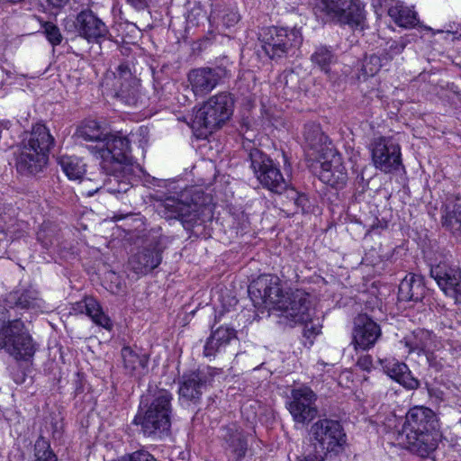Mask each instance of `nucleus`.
Listing matches in <instances>:
<instances>
[{
    "label": "nucleus",
    "mask_w": 461,
    "mask_h": 461,
    "mask_svg": "<svg viewBox=\"0 0 461 461\" xmlns=\"http://www.w3.org/2000/svg\"><path fill=\"white\" fill-rule=\"evenodd\" d=\"M249 294L255 303L261 301L266 306L280 312L281 323L293 327L309 319L310 294L303 290L284 293L276 276H259L249 285Z\"/></svg>",
    "instance_id": "1"
},
{
    "label": "nucleus",
    "mask_w": 461,
    "mask_h": 461,
    "mask_svg": "<svg viewBox=\"0 0 461 461\" xmlns=\"http://www.w3.org/2000/svg\"><path fill=\"white\" fill-rule=\"evenodd\" d=\"M400 436L410 451L421 457L429 456L438 447L440 438L436 413L424 406H414L405 415Z\"/></svg>",
    "instance_id": "2"
},
{
    "label": "nucleus",
    "mask_w": 461,
    "mask_h": 461,
    "mask_svg": "<svg viewBox=\"0 0 461 461\" xmlns=\"http://www.w3.org/2000/svg\"><path fill=\"white\" fill-rule=\"evenodd\" d=\"M172 394L166 389L149 387L142 396L133 422L141 427L147 437L160 438L171 426Z\"/></svg>",
    "instance_id": "3"
},
{
    "label": "nucleus",
    "mask_w": 461,
    "mask_h": 461,
    "mask_svg": "<svg viewBox=\"0 0 461 461\" xmlns=\"http://www.w3.org/2000/svg\"><path fill=\"white\" fill-rule=\"evenodd\" d=\"M54 144L49 129L41 123L32 127L23 140L15 158V167L22 175H35L42 170L48 160V153Z\"/></svg>",
    "instance_id": "4"
},
{
    "label": "nucleus",
    "mask_w": 461,
    "mask_h": 461,
    "mask_svg": "<svg viewBox=\"0 0 461 461\" xmlns=\"http://www.w3.org/2000/svg\"><path fill=\"white\" fill-rule=\"evenodd\" d=\"M147 129L140 127L136 132H131L130 138L122 136L120 132L108 133L105 140L96 155L102 159L101 167L107 173H113L121 169L122 165L131 162V142L139 141V147L143 148L148 140L146 139Z\"/></svg>",
    "instance_id": "5"
},
{
    "label": "nucleus",
    "mask_w": 461,
    "mask_h": 461,
    "mask_svg": "<svg viewBox=\"0 0 461 461\" xmlns=\"http://www.w3.org/2000/svg\"><path fill=\"white\" fill-rule=\"evenodd\" d=\"M234 101L229 93L222 92L211 96L194 112L191 127L194 131H203L199 135L221 127L232 114Z\"/></svg>",
    "instance_id": "6"
},
{
    "label": "nucleus",
    "mask_w": 461,
    "mask_h": 461,
    "mask_svg": "<svg viewBox=\"0 0 461 461\" xmlns=\"http://www.w3.org/2000/svg\"><path fill=\"white\" fill-rule=\"evenodd\" d=\"M313 11L322 20L348 24L353 29L365 28L364 5L359 0H315Z\"/></svg>",
    "instance_id": "7"
},
{
    "label": "nucleus",
    "mask_w": 461,
    "mask_h": 461,
    "mask_svg": "<svg viewBox=\"0 0 461 461\" xmlns=\"http://www.w3.org/2000/svg\"><path fill=\"white\" fill-rule=\"evenodd\" d=\"M309 435L315 449L322 454H309L299 461H324L327 453L338 452L346 442V434L339 421L328 418L313 422Z\"/></svg>",
    "instance_id": "8"
},
{
    "label": "nucleus",
    "mask_w": 461,
    "mask_h": 461,
    "mask_svg": "<svg viewBox=\"0 0 461 461\" xmlns=\"http://www.w3.org/2000/svg\"><path fill=\"white\" fill-rule=\"evenodd\" d=\"M0 348L16 360L28 359L35 353L32 338L18 319L4 322L0 328Z\"/></svg>",
    "instance_id": "9"
},
{
    "label": "nucleus",
    "mask_w": 461,
    "mask_h": 461,
    "mask_svg": "<svg viewBox=\"0 0 461 461\" xmlns=\"http://www.w3.org/2000/svg\"><path fill=\"white\" fill-rule=\"evenodd\" d=\"M261 46L265 53L272 59L285 57L303 42L300 29L267 27L260 33Z\"/></svg>",
    "instance_id": "10"
},
{
    "label": "nucleus",
    "mask_w": 461,
    "mask_h": 461,
    "mask_svg": "<svg viewBox=\"0 0 461 461\" xmlns=\"http://www.w3.org/2000/svg\"><path fill=\"white\" fill-rule=\"evenodd\" d=\"M251 168L262 185L273 193L286 190V181L274 161L258 149L250 152Z\"/></svg>",
    "instance_id": "11"
},
{
    "label": "nucleus",
    "mask_w": 461,
    "mask_h": 461,
    "mask_svg": "<svg viewBox=\"0 0 461 461\" xmlns=\"http://www.w3.org/2000/svg\"><path fill=\"white\" fill-rule=\"evenodd\" d=\"M64 26L88 42H96L109 34L106 24L90 9L82 10L74 19H67Z\"/></svg>",
    "instance_id": "12"
},
{
    "label": "nucleus",
    "mask_w": 461,
    "mask_h": 461,
    "mask_svg": "<svg viewBox=\"0 0 461 461\" xmlns=\"http://www.w3.org/2000/svg\"><path fill=\"white\" fill-rule=\"evenodd\" d=\"M317 394L308 386H300L291 391L286 408L297 424H309L317 415Z\"/></svg>",
    "instance_id": "13"
},
{
    "label": "nucleus",
    "mask_w": 461,
    "mask_h": 461,
    "mask_svg": "<svg viewBox=\"0 0 461 461\" xmlns=\"http://www.w3.org/2000/svg\"><path fill=\"white\" fill-rule=\"evenodd\" d=\"M371 158L375 168L384 173L397 170L401 166V149L393 140L375 138L369 145Z\"/></svg>",
    "instance_id": "14"
},
{
    "label": "nucleus",
    "mask_w": 461,
    "mask_h": 461,
    "mask_svg": "<svg viewBox=\"0 0 461 461\" xmlns=\"http://www.w3.org/2000/svg\"><path fill=\"white\" fill-rule=\"evenodd\" d=\"M430 276L447 297L461 306V270L456 266L439 263L431 267Z\"/></svg>",
    "instance_id": "15"
},
{
    "label": "nucleus",
    "mask_w": 461,
    "mask_h": 461,
    "mask_svg": "<svg viewBox=\"0 0 461 461\" xmlns=\"http://www.w3.org/2000/svg\"><path fill=\"white\" fill-rule=\"evenodd\" d=\"M215 375V369L211 366L183 375L178 389L180 400L196 402L207 385L212 384Z\"/></svg>",
    "instance_id": "16"
},
{
    "label": "nucleus",
    "mask_w": 461,
    "mask_h": 461,
    "mask_svg": "<svg viewBox=\"0 0 461 461\" xmlns=\"http://www.w3.org/2000/svg\"><path fill=\"white\" fill-rule=\"evenodd\" d=\"M381 336L380 326L366 314H360L355 319L352 344L356 350H369Z\"/></svg>",
    "instance_id": "17"
},
{
    "label": "nucleus",
    "mask_w": 461,
    "mask_h": 461,
    "mask_svg": "<svg viewBox=\"0 0 461 461\" xmlns=\"http://www.w3.org/2000/svg\"><path fill=\"white\" fill-rule=\"evenodd\" d=\"M319 178L332 187H341L345 185L348 175L339 154L330 151L324 157L321 162Z\"/></svg>",
    "instance_id": "18"
},
{
    "label": "nucleus",
    "mask_w": 461,
    "mask_h": 461,
    "mask_svg": "<svg viewBox=\"0 0 461 461\" xmlns=\"http://www.w3.org/2000/svg\"><path fill=\"white\" fill-rule=\"evenodd\" d=\"M221 438L232 461H243L248 452V440L243 429L236 423L221 429Z\"/></svg>",
    "instance_id": "19"
},
{
    "label": "nucleus",
    "mask_w": 461,
    "mask_h": 461,
    "mask_svg": "<svg viewBox=\"0 0 461 461\" xmlns=\"http://www.w3.org/2000/svg\"><path fill=\"white\" fill-rule=\"evenodd\" d=\"M163 248L158 241H152L138 253L131 256L129 265L136 274L146 275L156 268L162 261Z\"/></svg>",
    "instance_id": "20"
},
{
    "label": "nucleus",
    "mask_w": 461,
    "mask_h": 461,
    "mask_svg": "<svg viewBox=\"0 0 461 461\" xmlns=\"http://www.w3.org/2000/svg\"><path fill=\"white\" fill-rule=\"evenodd\" d=\"M219 73L211 68L192 69L187 75V88L194 97H202L212 92L219 84Z\"/></svg>",
    "instance_id": "21"
},
{
    "label": "nucleus",
    "mask_w": 461,
    "mask_h": 461,
    "mask_svg": "<svg viewBox=\"0 0 461 461\" xmlns=\"http://www.w3.org/2000/svg\"><path fill=\"white\" fill-rule=\"evenodd\" d=\"M115 83L113 87L117 97L131 106L138 104V81L132 77L126 65H120L118 74L114 75Z\"/></svg>",
    "instance_id": "22"
},
{
    "label": "nucleus",
    "mask_w": 461,
    "mask_h": 461,
    "mask_svg": "<svg viewBox=\"0 0 461 461\" xmlns=\"http://www.w3.org/2000/svg\"><path fill=\"white\" fill-rule=\"evenodd\" d=\"M376 364L391 379L405 388L413 390L419 387V381L411 375L409 367L403 362L394 357H378Z\"/></svg>",
    "instance_id": "23"
},
{
    "label": "nucleus",
    "mask_w": 461,
    "mask_h": 461,
    "mask_svg": "<svg viewBox=\"0 0 461 461\" xmlns=\"http://www.w3.org/2000/svg\"><path fill=\"white\" fill-rule=\"evenodd\" d=\"M409 353H417L418 355H429L440 342L437 337L429 330L419 329L402 341Z\"/></svg>",
    "instance_id": "24"
},
{
    "label": "nucleus",
    "mask_w": 461,
    "mask_h": 461,
    "mask_svg": "<svg viewBox=\"0 0 461 461\" xmlns=\"http://www.w3.org/2000/svg\"><path fill=\"white\" fill-rule=\"evenodd\" d=\"M121 357L126 374L140 377L148 372L149 356L141 350L125 346L122 348Z\"/></svg>",
    "instance_id": "25"
},
{
    "label": "nucleus",
    "mask_w": 461,
    "mask_h": 461,
    "mask_svg": "<svg viewBox=\"0 0 461 461\" xmlns=\"http://www.w3.org/2000/svg\"><path fill=\"white\" fill-rule=\"evenodd\" d=\"M236 339L237 332L233 328L221 326L212 330L211 336L207 339L203 348V355L207 357H213Z\"/></svg>",
    "instance_id": "26"
},
{
    "label": "nucleus",
    "mask_w": 461,
    "mask_h": 461,
    "mask_svg": "<svg viewBox=\"0 0 461 461\" xmlns=\"http://www.w3.org/2000/svg\"><path fill=\"white\" fill-rule=\"evenodd\" d=\"M80 313H86L96 325L112 330L113 324L110 318L103 312L99 303L93 297H86L76 303L74 308Z\"/></svg>",
    "instance_id": "27"
},
{
    "label": "nucleus",
    "mask_w": 461,
    "mask_h": 461,
    "mask_svg": "<svg viewBox=\"0 0 461 461\" xmlns=\"http://www.w3.org/2000/svg\"><path fill=\"white\" fill-rule=\"evenodd\" d=\"M78 137L87 141H95L96 145L91 147L92 152L95 154L99 150L105 138L108 136L109 131L98 122L95 120H87L82 123L77 129Z\"/></svg>",
    "instance_id": "28"
},
{
    "label": "nucleus",
    "mask_w": 461,
    "mask_h": 461,
    "mask_svg": "<svg viewBox=\"0 0 461 461\" xmlns=\"http://www.w3.org/2000/svg\"><path fill=\"white\" fill-rule=\"evenodd\" d=\"M424 286L420 276L410 274L399 285L398 296L402 301H419L421 299Z\"/></svg>",
    "instance_id": "29"
},
{
    "label": "nucleus",
    "mask_w": 461,
    "mask_h": 461,
    "mask_svg": "<svg viewBox=\"0 0 461 461\" xmlns=\"http://www.w3.org/2000/svg\"><path fill=\"white\" fill-rule=\"evenodd\" d=\"M57 160L62 171L70 180L81 179L86 172V164L78 157L62 155Z\"/></svg>",
    "instance_id": "30"
},
{
    "label": "nucleus",
    "mask_w": 461,
    "mask_h": 461,
    "mask_svg": "<svg viewBox=\"0 0 461 461\" xmlns=\"http://www.w3.org/2000/svg\"><path fill=\"white\" fill-rule=\"evenodd\" d=\"M388 14L398 26L402 28H411L418 23L417 13L402 4L391 6Z\"/></svg>",
    "instance_id": "31"
},
{
    "label": "nucleus",
    "mask_w": 461,
    "mask_h": 461,
    "mask_svg": "<svg viewBox=\"0 0 461 461\" xmlns=\"http://www.w3.org/2000/svg\"><path fill=\"white\" fill-rule=\"evenodd\" d=\"M442 223L453 234H461V203H446Z\"/></svg>",
    "instance_id": "32"
},
{
    "label": "nucleus",
    "mask_w": 461,
    "mask_h": 461,
    "mask_svg": "<svg viewBox=\"0 0 461 461\" xmlns=\"http://www.w3.org/2000/svg\"><path fill=\"white\" fill-rule=\"evenodd\" d=\"M34 461H58L50 442L42 436H40L34 444Z\"/></svg>",
    "instance_id": "33"
},
{
    "label": "nucleus",
    "mask_w": 461,
    "mask_h": 461,
    "mask_svg": "<svg viewBox=\"0 0 461 461\" xmlns=\"http://www.w3.org/2000/svg\"><path fill=\"white\" fill-rule=\"evenodd\" d=\"M303 136L308 145L314 149L325 142L326 137L318 124L309 123L304 126Z\"/></svg>",
    "instance_id": "34"
},
{
    "label": "nucleus",
    "mask_w": 461,
    "mask_h": 461,
    "mask_svg": "<svg viewBox=\"0 0 461 461\" xmlns=\"http://www.w3.org/2000/svg\"><path fill=\"white\" fill-rule=\"evenodd\" d=\"M312 61L319 66L321 70L329 72L330 65L336 61V58L330 50L326 47L318 48L312 55Z\"/></svg>",
    "instance_id": "35"
},
{
    "label": "nucleus",
    "mask_w": 461,
    "mask_h": 461,
    "mask_svg": "<svg viewBox=\"0 0 461 461\" xmlns=\"http://www.w3.org/2000/svg\"><path fill=\"white\" fill-rule=\"evenodd\" d=\"M426 358L429 366L436 371H441L448 366L447 352L446 350H442L439 345L427 355Z\"/></svg>",
    "instance_id": "36"
},
{
    "label": "nucleus",
    "mask_w": 461,
    "mask_h": 461,
    "mask_svg": "<svg viewBox=\"0 0 461 461\" xmlns=\"http://www.w3.org/2000/svg\"><path fill=\"white\" fill-rule=\"evenodd\" d=\"M42 301L39 298L35 291H25L22 293L16 301V304L23 309L41 308Z\"/></svg>",
    "instance_id": "37"
},
{
    "label": "nucleus",
    "mask_w": 461,
    "mask_h": 461,
    "mask_svg": "<svg viewBox=\"0 0 461 461\" xmlns=\"http://www.w3.org/2000/svg\"><path fill=\"white\" fill-rule=\"evenodd\" d=\"M384 66L383 59L375 54L366 56L362 64V73L366 77H373Z\"/></svg>",
    "instance_id": "38"
},
{
    "label": "nucleus",
    "mask_w": 461,
    "mask_h": 461,
    "mask_svg": "<svg viewBox=\"0 0 461 461\" xmlns=\"http://www.w3.org/2000/svg\"><path fill=\"white\" fill-rule=\"evenodd\" d=\"M41 27L43 33L52 46H57L61 43L63 37L60 33L59 28L57 25L50 22H46L42 23Z\"/></svg>",
    "instance_id": "39"
},
{
    "label": "nucleus",
    "mask_w": 461,
    "mask_h": 461,
    "mask_svg": "<svg viewBox=\"0 0 461 461\" xmlns=\"http://www.w3.org/2000/svg\"><path fill=\"white\" fill-rule=\"evenodd\" d=\"M312 308H311V301L309 300V319L303 321H299L296 324L299 323H304V335L307 338L315 337L318 334L321 333V325L319 321L317 323H314L312 319Z\"/></svg>",
    "instance_id": "40"
},
{
    "label": "nucleus",
    "mask_w": 461,
    "mask_h": 461,
    "mask_svg": "<svg viewBox=\"0 0 461 461\" xmlns=\"http://www.w3.org/2000/svg\"><path fill=\"white\" fill-rule=\"evenodd\" d=\"M167 193L165 194V196H160L158 198H156L157 200L160 202H183L182 196L178 197V186L174 182H169L168 185H167Z\"/></svg>",
    "instance_id": "41"
},
{
    "label": "nucleus",
    "mask_w": 461,
    "mask_h": 461,
    "mask_svg": "<svg viewBox=\"0 0 461 461\" xmlns=\"http://www.w3.org/2000/svg\"><path fill=\"white\" fill-rule=\"evenodd\" d=\"M240 14L238 12L234 9L228 10L223 15H222V23L225 27L230 28L234 26L238 22L240 21Z\"/></svg>",
    "instance_id": "42"
},
{
    "label": "nucleus",
    "mask_w": 461,
    "mask_h": 461,
    "mask_svg": "<svg viewBox=\"0 0 461 461\" xmlns=\"http://www.w3.org/2000/svg\"><path fill=\"white\" fill-rule=\"evenodd\" d=\"M357 365L360 369L366 372L377 368V366L374 363L373 357L370 355H364L358 357Z\"/></svg>",
    "instance_id": "43"
},
{
    "label": "nucleus",
    "mask_w": 461,
    "mask_h": 461,
    "mask_svg": "<svg viewBox=\"0 0 461 461\" xmlns=\"http://www.w3.org/2000/svg\"><path fill=\"white\" fill-rule=\"evenodd\" d=\"M287 192V198L290 200H294V202H303L307 200L304 194H300L298 191H296L294 188H290L286 190Z\"/></svg>",
    "instance_id": "44"
},
{
    "label": "nucleus",
    "mask_w": 461,
    "mask_h": 461,
    "mask_svg": "<svg viewBox=\"0 0 461 461\" xmlns=\"http://www.w3.org/2000/svg\"><path fill=\"white\" fill-rule=\"evenodd\" d=\"M136 10H143L147 7V0H126Z\"/></svg>",
    "instance_id": "45"
},
{
    "label": "nucleus",
    "mask_w": 461,
    "mask_h": 461,
    "mask_svg": "<svg viewBox=\"0 0 461 461\" xmlns=\"http://www.w3.org/2000/svg\"><path fill=\"white\" fill-rule=\"evenodd\" d=\"M97 192L104 194L105 193H111L112 190L110 188H105V187H96L95 190L86 191V194L87 196H92L95 193H97Z\"/></svg>",
    "instance_id": "46"
},
{
    "label": "nucleus",
    "mask_w": 461,
    "mask_h": 461,
    "mask_svg": "<svg viewBox=\"0 0 461 461\" xmlns=\"http://www.w3.org/2000/svg\"><path fill=\"white\" fill-rule=\"evenodd\" d=\"M130 216H131L130 214H127V215H125V216H122V215H114V216H113V220H114V221H119V220H121V219L128 218V217H130Z\"/></svg>",
    "instance_id": "47"
},
{
    "label": "nucleus",
    "mask_w": 461,
    "mask_h": 461,
    "mask_svg": "<svg viewBox=\"0 0 461 461\" xmlns=\"http://www.w3.org/2000/svg\"><path fill=\"white\" fill-rule=\"evenodd\" d=\"M357 178L358 180L362 181V182H364V181H365V177H364V173H363V171L361 172V174H360V175H357Z\"/></svg>",
    "instance_id": "48"
},
{
    "label": "nucleus",
    "mask_w": 461,
    "mask_h": 461,
    "mask_svg": "<svg viewBox=\"0 0 461 461\" xmlns=\"http://www.w3.org/2000/svg\"><path fill=\"white\" fill-rule=\"evenodd\" d=\"M164 184H166V186L168 185L169 183H167V181H164Z\"/></svg>",
    "instance_id": "49"
}]
</instances>
